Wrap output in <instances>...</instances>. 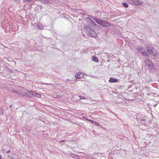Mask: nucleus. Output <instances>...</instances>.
<instances>
[{
    "instance_id": "f257e3e1",
    "label": "nucleus",
    "mask_w": 159,
    "mask_h": 159,
    "mask_svg": "<svg viewBox=\"0 0 159 159\" xmlns=\"http://www.w3.org/2000/svg\"><path fill=\"white\" fill-rule=\"evenodd\" d=\"M84 29L86 30L85 33L89 37L96 38L97 37V34L88 25H84Z\"/></svg>"
},
{
    "instance_id": "f03ea898",
    "label": "nucleus",
    "mask_w": 159,
    "mask_h": 159,
    "mask_svg": "<svg viewBox=\"0 0 159 159\" xmlns=\"http://www.w3.org/2000/svg\"><path fill=\"white\" fill-rule=\"evenodd\" d=\"M136 50L145 57H148L149 54L142 46H138L135 48Z\"/></svg>"
},
{
    "instance_id": "7ed1b4c3",
    "label": "nucleus",
    "mask_w": 159,
    "mask_h": 159,
    "mask_svg": "<svg viewBox=\"0 0 159 159\" xmlns=\"http://www.w3.org/2000/svg\"><path fill=\"white\" fill-rule=\"evenodd\" d=\"M85 20L86 22L88 23V25L92 28H93V27H94L95 28L100 27L99 25L96 24L93 20L89 17H88L85 18Z\"/></svg>"
},
{
    "instance_id": "20e7f679",
    "label": "nucleus",
    "mask_w": 159,
    "mask_h": 159,
    "mask_svg": "<svg viewBox=\"0 0 159 159\" xmlns=\"http://www.w3.org/2000/svg\"><path fill=\"white\" fill-rule=\"evenodd\" d=\"M145 65L148 67H150L151 66L152 68L153 69H154L155 66L151 62L149 59H146L145 60Z\"/></svg>"
},
{
    "instance_id": "39448f33",
    "label": "nucleus",
    "mask_w": 159,
    "mask_h": 159,
    "mask_svg": "<svg viewBox=\"0 0 159 159\" xmlns=\"http://www.w3.org/2000/svg\"><path fill=\"white\" fill-rule=\"evenodd\" d=\"M111 24L108 22L107 21L103 20L100 26L104 27H109L111 26Z\"/></svg>"
},
{
    "instance_id": "423d86ee",
    "label": "nucleus",
    "mask_w": 159,
    "mask_h": 159,
    "mask_svg": "<svg viewBox=\"0 0 159 159\" xmlns=\"http://www.w3.org/2000/svg\"><path fill=\"white\" fill-rule=\"evenodd\" d=\"M92 18L93 19L96 23L100 25L101 24H102V22L103 20H102L96 17H92Z\"/></svg>"
},
{
    "instance_id": "0eeeda50",
    "label": "nucleus",
    "mask_w": 159,
    "mask_h": 159,
    "mask_svg": "<svg viewBox=\"0 0 159 159\" xmlns=\"http://www.w3.org/2000/svg\"><path fill=\"white\" fill-rule=\"evenodd\" d=\"M118 80L116 78L111 77L109 80V82L110 83H116L118 81Z\"/></svg>"
},
{
    "instance_id": "6e6552de",
    "label": "nucleus",
    "mask_w": 159,
    "mask_h": 159,
    "mask_svg": "<svg viewBox=\"0 0 159 159\" xmlns=\"http://www.w3.org/2000/svg\"><path fill=\"white\" fill-rule=\"evenodd\" d=\"M70 156L75 159H80L79 157V156L76 154H74L73 153H70Z\"/></svg>"
},
{
    "instance_id": "1a4fd4ad",
    "label": "nucleus",
    "mask_w": 159,
    "mask_h": 159,
    "mask_svg": "<svg viewBox=\"0 0 159 159\" xmlns=\"http://www.w3.org/2000/svg\"><path fill=\"white\" fill-rule=\"evenodd\" d=\"M83 76V74L81 73H78L75 75V77L77 79L81 78Z\"/></svg>"
},
{
    "instance_id": "9d476101",
    "label": "nucleus",
    "mask_w": 159,
    "mask_h": 159,
    "mask_svg": "<svg viewBox=\"0 0 159 159\" xmlns=\"http://www.w3.org/2000/svg\"><path fill=\"white\" fill-rule=\"evenodd\" d=\"M133 4L136 5H141L142 4V2L138 0H134Z\"/></svg>"
},
{
    "instance_id": "9b49d317",
    "label": "nucleus",
    "mask_w": 159,
    "mask_h": 159,
    "mask_svg": "<svg viewBox=\"0 0 159 159\" xmlns=\"http://www.w3.org/2000/svg\"><path fill=\"white\" fill-rule=\"evenodd\" d=\"M92 60L95 62H98V58L95 56H93L92 57Z\"/></svg>"
},
{
    "instance_id": "f8f14e48",
    "label": "nucleus",
    "mask_w": 159,
    "mask_h": 159,
    "mask_svg": "<svg viewBox=\"0 0 159 159\" xmlns=\"http://www.w3.org/2000/svg\"><path fill=\"white\" fill-rule=\"evenodd\" d=\"M31 92V94L33 96L37 97V95H39V96H41V94L38 93L34 91H32V92Z\"/></svg>"
},
{
    "instance_id": "ddd939ff",
    "label": "nucleus",
    "mask_w": 159,
    "mask_h": 159,
    "mask_svg": "<svg viewBox=\"0 0 159 159\" xmlns=\"http://www.w3.org/2000/svg\"><path fill=\"white\" fill-rule=\"evenodd\" d=\"M11 92L12 93H17L18 94H20V91L16 90H15V89L13 90H12L11 91Z\"/></svg>"
},
{
    "instance_id": "4468645a",
    "label": "nucleus",
    "mask_w": 159,
    "mask_h": 159,
    "mask_svg": "<svg viewBox=\"0 0 159 159\" xmlns=\"http://www.w3.org/2000/svg\"><path fill=\"white\" fill-rule=\"evenodd\" d=\"M122 5L125 8H127L129 7V5L126 2H123L122 3Z\"/></svg>"
},
{
    "instance_id": "2eb2a0df",
    "label": "nucleus",
    "mask_w": 159,
    "mask_h": 159,
    "mask_svg": "<svg viewBox=\"0 0 159 159\" xmlns=\"http://www.w3.org/2000/svg\"><path fill=\"white\" fill-rule=\"evenodd\" d=\"M140 123L141 124H143L144 123H145V121L146 120L145 119H140Z\"/></svg>"
},
{
    "instance_id": "dca6fc26",
    "label": "nucleus",
    "mask_w": 159,
    "mask_h": 159,
    "mask_svg": "<svg viewBox=\"0 0 159 159\" xmlns=\"http://www.w3.org/2000/svg\"><path fill=\"white\" fill-rule=\"evenodd\" d=\"M89 121L90 122H91L93 124L96 125V124L97 123L95 121H94L93 120H89Z\"/></svg>"
},
{
    "instance_id": "f3484780",
    "label": "nucleus",
    "mask_w": 159,
    "mask_h": 159,
    "mask_svg": "<svg viewBox=\"0 0 159 159\" xmlns=\"http://www.w3.org/2000/svg\"><path fill=\"white\" fill-rule=\"evenodd\" d=\"M4 115V111L3 109H0V115L3 116Z\"/></svg>"
},
{
    "instance_id": "a211bd4d",
    "label": "nucleus",
    "mask_w": 159,
    "mask_h": 159,
    "mask_svg": "<svg viewBox=\"0 0 159 159\" xmlns=\"http://www.w3.org/2000/svg\"><path fill=\"white\" fill-rule=\"evenodd\" d=\"M129 3L131 5H133L134 3V0H128Z\"/></svg>"
},
{
    "instance_id": "6ab92c4d",
    "label": "nucleus",
    "mask_w": 159,
    "mask_h": 159,
    "mask_svg": "<svg viewBox=\"0 0 159 159\" xmlns=\"http://www.w3.org/2000/svg\"><path fill=\"white\" fill-rule=\"evenodd\" d=\"M79 97L80 98V99H86V98H85V97H84L83 96H79Z\"/></svg>"
},
{
    "instance_id": "aec40b11",
    "label": "nucleus",
    "mask_w": 159,
    "mask_h": 159,
    "mask_svg": "<svg viewBox=\"0 0 159 159\" xmlns=\"http://www.w3.org/2000/svg\"><path fill=\"white\" fill-rule=\"evenodd\" d=\"M26 129L28 131L30 132L31 131V128L29 127L28 128L26 127Z\"/></svg>"
},
{
    "instance_id": "412c9836",
    "label": "nucleus",
    "mask_w": 159,
    "mask_h": 159,
    "mask_svg": "<svg viewBox=\"0 0 159 159\" xmlns=\"http://www.w3.org/2000/svg\"><path fill=\"white\" fill-rule=\"evenodd\" d=\"M58 141L60 143H65L66 141V140H61V141H59V140H58Z\"/></svg>"
},
{
    "instance_id": "4be33fe9",
    "label": "nucleus",
    "mask_w": 159,
    "mask_h": 159,
    "mask_svg": "<svg viewBox=\"0 0 159 159\" xmlns=\"http://www.w3.org/2000/svg\"><path fill=\"white\" fill-rule=\"evenodd\" d=\"M31 92H32V91L31 90V91H27V93L30 94H31Z\"/></svg>"
},
{
    "instance_id": "5701e85b",
    "label": "nucleus",
    "mask_w": 159,
    "mask_h": 159,
    "mask_svg": "<svg viewBox=\"0 0 159 159\" xmlns=\"http://www.w3.org/2000/svg\"><path fill=\"white\" fill-rule=\"evenodd\" d=\"M25 2H31V1L32 0H23Z\"/></svg>"
},
{
    "instance_id": "b1692460",
    "label": "nucleus",
    "mask_w": 159,
    "mask_h": 159,
    "mask_svg": "<svg viewBox=\"0 0 159 159\" xmlns=\"http://www.w3.org/2000/svg\"><path fill=\"white\" fill-rule=\"evenodd\" d=\"M25 88L24 87H21V90H22L25 91Z\"/></svg>"
},
{
    "instance_id": "393cba45",
    "label": "nucleus",
    "mask_w": 159,
    "mask_h": 159,
    "mask_svg": "<svg viewBox=\"0 0 159 159\" xmlns=\"http://www.w3.org/2000/svg\"><path fill=\"white\" fill-rule=\"evenodd\" d=\"M11 152V151H10V150H9L8 151H7L6 152V153H10Z\"/></svg>"
},
{
    "instance_id": "a878e982",
    "label": "nucleus",
    "mask_w": 159,
    "mask_h": 159,
    "mask_svg": "<svg viewBox=\"0 0 159 159\" xmlns=\"http://www.w3.org/2000/svg\"><path fill=\"white\" fill-rule=\"evenodd\" d=\"M0 159H3L2 158V156H1V155H0Z\"/></svg>"
},
{
    "instance_id": "bb28decb",
    "label": "nucleus",
    "mask_w": 159,
    "mask_h": 159,
    "mask_svg": "<svg viewBox=\"0 0 159 159\" xmlns=\"http://www.w3.org/2000/svg\"><path fill=\"white\" fill-rule=\"evenodd\" d=\"M27 89H25V91H27Z\"/></svg>"
},
{
    "instance_id": "cd10ccee",
    "label": "nucleus",
    "mask_w": 159,
    "mask_h": 159,
    "mask_svg": "<svg viewBox=\"0 0 159 159\" xmlns=\"http://www.w3.org/2000/svg\"><path fill=\"white\" fill-rule=\"evenodd\" d=\"M66 80H67V81H69V80H69V79H66Z\"/></svg>"
},
{
    "instance_id": "c85d7f7f",
    "label": "nucleus",
    "mask_w": 159,
    "mask_h": 159,
    "mask_svg": "<svg viewBox=\"0 0 159 159\" xmlns=\"http://www.w3.org/2000/svg\"><path fill=\"white\" fill-rule=\"evenodd\" d=\"M10 107H12V106L11 105L10 106Z\"/></svg>"
},
{
    "instance_id": "c756f323",
    "label": "nucleus",
    "mask_w": 159,
    "mask_h": 159,
    "mask_svg": "<svg viewBox=\"0 0 159 159\" xmlns=\"http://www.w3.org/2000/svg\"><path fill=\"white\" fill-rule=\"evenodd\" d=\"M37 96H38V97H40V96H39V95H37Z\"/></svg>"
},
{
    "instance_id": "7c9ffc66",
    "label": "nucleus",
    "mask_w": 159,
    "mask_h": 159,
    "mask_svg": "<svg viewBox=\"0 0 159 159\" xmlns=\"http://www.w3.org/2000/svg\"><path fill=\"white\" fill-rule=\"evenodd\" d=\"M38 28H39V29H40V28L39 27V25H38Z\"/></svg>"
},
{
    "instance_id": "2f4dec72",
    "label": "nucleus",
    "mask_w": 159,
    "mask_h": 159,
    "mask_svg": "<svg viewBox=\"0 0 159 159\" xmlns=\"http://www.w3.org/2000/svg\"><path fill=\"white\" fill-rule=\"evenodd\" d=\"M59 141H61V139H60V140H59Z\"/></svg>"
},
{
    "instance_id": "473e14b6",
    "label": "nucleus",
    "mask_w": 159,
    "mask_h": 159,
    "mask_svg": "<svg viewBox=\"0 0 159 159\" xmlns=\"http://www.w3.org/2000/svg\"><path fill=\"white\" fill-rule=\"evenodd\" d=\"M158 82H159V79L158 80Z\"/></svg>"
}]
</instances>
